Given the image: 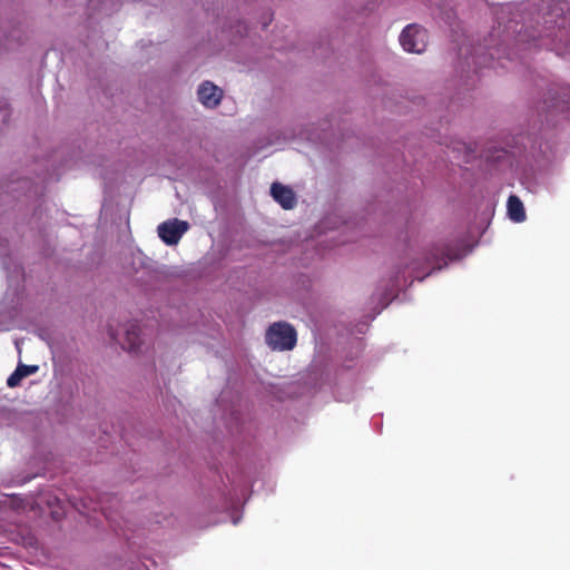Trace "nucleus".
I'll list each match as a JSON object with an SVG mask.
<instances>
[{"label":"nucleus","mask_w":570,"mask_h":570,"mask_svg":"<svg viewBox=\"0 0 570 570\" xmlns=\"http://www.w3.org/2000/svg\"><path fill=\"white\" fill-rule=\"evenodd\" d=\"M266 343L276 351H289L297 341L296 331L286 322L272 324L266 332Z\"/></svg>","instance_id":"1"},{"label":"nucleus","mask_w":570,"mask_h":570,"mask_svg":"<svg viewBox=\"0 0 570 570\" xmlns=\"http://www.w3.org/2000/svg\"><path fill=\"white\" fill-rule=\"evenodd\" d=\"M402 48L412 53H422L428 45L426 30L417 24H409L400 35Z\"/></svg>","instance_id":"2"},{"label":"nucleus","mask_w":570,"mask_h":570,"mask_svg":"<svg viewBox=\"0 0 570 570\" xmlns=\"http://www.w3.org/2000/svg\"><path fill=\"white\" fill-rule=\"evenodd\" d=\"M188 223L179 219H170L158 226V236L167 245H176L187 232Z\"/></svg>","instance_id":"3"},{"label":"nucleus","mask_w":570,"mask_h":570,"mask_svg":"<svg viewBox=\"0 0 570 570\" xmlns=\"http://www.w3.org/2000/svg\"><path fill=\"white\" fill-rule=\"evenodd\" d=\"M198 100L207 108L216 107L223 97L220 88L215 86L213 82H203L197 91Z\"/></svg>","instance_id":"4"},{"label":"nucleus","mask_w":570,"mask_h":570,"mask_svg":"<svg viewBox=\"0 0 570 570\" xmlns=\"http://www.w3.org/2000/svg\"><path fill=\"white\" fill-rule=\"evenodd\" d=\"M271 194L284 209H292L296 204V197L292 188L274 183L271 187Z\"/></svg>","instance_id":"5"},{"label":"nucleus","mask_w":570,"mask_h":570,"mask_svg":"<svg viewBox=\"0 0 570 570\" xmlns=\"http://www.w3.org/2000/svg\"><path fill=\"white\" fill-rule=\"evenodd\" d=\"M141 330L137 324H129L125 328L124 337L117 338L119 344L129 351H136L141 344Z\"/></svg>","instance_id":"6"},{"label":"nucleus","mask_w":570,"mask_h":570,"mask_svg":"<svg viewBox=\"0 0 570 570\" xmlns=\"http://www.w3.org/2000/svg\"><path fill=\"white\" fill-rule=\"evenodd\" d=\"M507 213L508 217L514 223H523L527 218L523 203L514 195L508 198Z\"/></svg>","instance_id":"7"},{"label":"nucleus","mask_w":570,"mask_h":570,"mask_svg":"<svg viewBox=\"0 0 570 570\" xmlns=\"http://www.w3.org/2000/svg\"><path fill=\"white\" fill-rule=\"evenodd\" d=\"M38 371L37 365H19L16 371L8 377L7 384L10 387L19 385L23 377H27Z\"/></svg>","instance_id":"8"},{"label":"nucleus","mask_w":570,"mask_h":570,"mask_svg":"<svg viewBox=\"0 0 570 570\" xmlns=\"http://www.w3.org/2000/svg\"><path fill=\"white\" fill-rule=\"evenodd\" d=\"M6 118H7V111H6V109H4V108H2V107L0 106V119H1L2 121H4V120H6Z\"/></svg>","instance_id":"9"},{"label":"nucleus","mask_w":570,"mask_h":570,"mask_svg":"<svg viewBox=\"0 0 570 570\" xmlns=\"http://www.w3.org/2000/svg\"><path fill=\"white\" fill-rule=\"evenodd\" d=\"M51 514L53 519L59 520L62 517L63 512L52 511Z\"/></svg>","instance_id":"10"}]
</instances>
